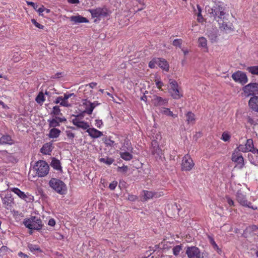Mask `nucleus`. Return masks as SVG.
Segmentation results:
<instances>
[{
    "label": "nucleus",
    "instance_id": "58",
    "mask_svg": "<svg viewBox=\"0 0 258 258\" xmlns=\"http://www.w3.org/2000/svg\"><path fill=\"white\" fill-rule=\"evenodd\" d=\"M54 91H55V90L53 88L52 89H50L49 91H46L45 94L46 95H47V96L49 97V96H51V95L52 94H53V92Z\"/></svg>",
    "mask_w": 258,
    "mask_h": 258
},
{
    "label": "nucleus",
    "instance_id": "32",
    "mask_svg": "<svg viewBox=\"0 0 258 258\" xmlns=\"http://www.w3.org/2000/svg\"><path fill=\"white\" fill-rule=\"evenodd\" d=\"M120 155L121 158L126 161L131 160L133 158V155L125 151L124 152H121Z\"/></svg>",
    "mask_w": 258,
    "mask_h": 258
},
{
    "label": "nucleus",
    "instance_id": "54",
    "mask_svg": "<svg viewBox=\"0 0 258 258\" xmlns=\"http://www.w3.org/2000/svg\"><path fill=\"white\" fill-rule=\"evenodd\" d=\"M66 135L69 138L72 140L75 137V134L70 131H67Z\"/></svg>",
    "mask_w": 258,
    "mask_h": 258
},
{
    "label": "nucleus",
    "instance_id": "8",
    "mask_svg": "<svg viewBox=\"0 0 258 258\" xmlns=\"http://www.w3.org/2000/svg\"><path fill=\"white\" fill-rule=\"evenodd\" d=\"M231 77L235 82L241 85H244L248 82V78L245 73L240 71L234 73Z\"/></svg>",
    "mask_w": 258,
    "mask_h": 258
},
{
    "label": "nucleus",
    "instance_id": "33",
    "mask_svg": "<svg viewBox=\"0 0 258 258\" xmlns=\"http://www.w3.org/2000/svg\"><path fill=\"white\" fill-rule=\"evenodd\" d=\"M28 247L29 250L34 253H35L36 252H40L41 251V250L40 249V247L37 245L29 244Z\"/></svg>",
    "mask_w": 258,
    "mask_h": 258
},
{
    "label": "nucleus",
    "instance_id": "37",
    "mask_svg": "<svg viewBox=\"0 0 258 258\" xmlns=\"http://www.w3.org/2000/svg\"><path fill=\"white\" fill-rule=\"evenodd\" d=\"M132 149L131 147V143L128 140H124L123 145L122 146L121 150L122 151H130Z\"/></svg>",
    "mask_w": 258,
    "mask_h": 258
},
{
    "label": "nucleus",
    "instance_id": "13",
    "mask_svg": "<svg viewBox=\"0 0 258 258\" xmlns=\"http://www.w3.org/2000/svg\"><path fill=\"white\" fill-rule=\"evenodd\" d=\"M186 253L188 258H201L200 249L196 246L187 247Z\"/></svg>",
    "mask_w": 258,
    "mask_h": 258
},
{
    "label": "nucleus",
    "instance_id": "31",
    "mask_svg": "<svg viewBox=\"0 0 258 258\" xmlns=\"http://www.w3.org/2000/svg\"><path fill=\"white\" fill-rule=\"evenodd\" d=\"M99 161L100 162L103 163L107 165H110L113 163V162L114 161V160L112 158L105 157L104 158H100L99 159Z\"/></svg>",
    "mask_w": 258,
    "mask_h": 258
},
{
    "label": "nucleus",
    "instance_id": "44",
    "mask_svg": "<svg viewBox=\"0 0 258 258\" xmlns=\"http://www.w3.org/2000/svg\"><path fill=\"white\" fill-rule=\"evenodd\" d=\"M236 151L238 152H248L247 148L245 147V145H240L237 148Z\"/></svg>",
    "mask_w": 258,
    "mask_h": 258
},
{
    "label": "nucleus",
    "instance_id": "26",
    "mask_svg": "<svg viewBox=\"0 0 258 258\" xmlns=\"http://www.w3.org/2000/svg\"><path fill=\"white\" fill-rule=\"evenodd\" d=\"M169 93H170L171 96L175 99H180L181 97H182V94L180 92L178 87L175 89L172 90V91H170Z\"/></svg>",
    "mask_w": 258,
    "mask_h": 258
},
{
    "label": "nucleus",
    "instance_id": "3",
    "mask_svg": "<svg viewBox=\"0 0 258 258\" xmlns=\"http://www.w3.org/2000/svg\"><path fill=\"white\" fill-rule=\"evenodd\" d=\"M49 186L59 194H64L67 190L65 183L59 179L52 178L49 181Z\"/></svg>",
    "mask_w": 258,
    "mask_h": 258
},
{
    "label": "nucleus",
    "instance_id": "61",
    "mask_svg": "<svg viewBox=\"0 0 258 258\" xmlns=\"http://www.w3.org/2000/svg\"><path fill=\"white\" fill-rule=\"evenodd\" d=\"M68 2L71 4H78L80 2L79 0H67Z\"/></svg>",
    "mask_w": 258,
    "mask_h": 258
},
{
    "label": "nucleus",
    "instance_id": "48",
    "mask_svg": "<svg viewBox=\"0 0 258 258\" xmlns=\"http://www.w3.org/2000/svg\"><path fill=\"white\" fill-rule=\"evenodd\" d=\"M197 8H198V13L197 14V16L198 17V21L199 22H201V20L200 19H203V18L202 17V9L201 8V7H200L199 5H197Z\"/></svg>",
    "mask_w": 258,
    "mask_h": 258
},
{
    "label": "nucleus",
    "instance_id": "46",
    "mask_svg": "<svg viewBox=\"0 0 258 258\" xmlns=\"http://www.w3.org/2000/svg\"><path fill=\"white\" fill-rule=\"evenodd\" d=\"M73 116L74 118L72 120H77L79 121H83L84 114H77V115H73Z\"/></svg>",
    "mask_w": 258,
    "mask_h": 258
},
{
    "label": "nucleus",
    "instance_id": "17",
    "mask_svg": "<svg viewBox=\"0 0 258 258\" xmlns=\"http://www.w3.org/2000/svg\"><path fill=\"white\" fill-rule=\"evenodd\" d=\"M232 160L239 164H241L242 166H243L244 165V159L241 154L238 153V151H237L236 150H235L232 155Z\"/></svg>",
    "mask_w": 258,
    "mask_h": 258
},
{
    "label": "nucleus",
    "instance_id": "30",
    "mask_svg": "<svg viewBox=\"0 0 258 258\" xmlns=\"http://www.w3.org/2000/svg\"><path fill=\"white\" fill-rule=\"evenodd\" d=\"M60 133V131L56 128H53L50 130L49 134V137L50 138H57Z\"/></svg>",
    "mask_w": 258,
    "mask_h": 258
},
{
    "label": "nucleus",
    "instance_id": "49",
    "mask_svg": "<svg viewBox=\"0 0 258 258\" xmlns=\"http://www.w3.org/2000/svg\"><path fill=\"white\" fill-rule=\"evenodd\" d=\"M8 250V247L5 246H3L0 248V256H4Z\"/></svg>",
    "mask_w": 258,
    "mask_h": 258
},
{
    "label": "nucleus",
    "instance_id": "21",
    "mask_svg": "<svg viewBox=\"0 0 258 258\" xmlns=\"http://www.w3.org/2000/svg\"><path fill=\"white\" fill-rule=\"evenodd\" d=\"M53 147L52 143H47L45 144H44L40 149L41 152L43 154H49L50 152H51Z\"/></svg>",
    "mask_w": 258,
    "mask_h": 258
},
{
    "label": "nucleus",
    "instance_id": "10",
    "mask_svg": "<svg viewBox=\"0 0 258 258\" xmlns=\"http://www.w3.org/2000/svg\"><path fill=\"white\" fill-rule=\"evenodd\" d=\"M75 96L74 93H65L63 96H59L55 99L54 103L56 104L59 103L60 105L64 107H70L71 104L69 102L68 99L72 96Z\"/></svg>",
    "mask_w": 258,
    "mask_h": 258
},
{
    "label": "nucleus",
    "instance_id": "56",
    "mask_svg": "<svg viewBox=\"0 0 258 258\" xmlns=\"http://www.w3.org/2000/svg\"><path fill=\"white\" fill-rule=\"evenodd\" d=\"M128 170V167L127 166H123L122 167H118V171H121L123 172H125Z\"/></svg>",
    "mask_w": 258,
    "mask_h": 258
},
{
    "label": "nucleus",
    "instance_id": "5",
    "mask_svg": "<svg viewBox=\"0 0 258 258\" xmlns=\"http://www.w3.org/2000/svg\"><path fill=\"white\" fill-rule=\"evenodd\" d=\"M100 104L98 101L92 103L87 99H82L79 105V110L81 113H92L95 107Z\"/></svg>",
    "mask_w": 258,
    "mask_h": 258
},
{
    "label": "nucleus",
    "instance_id": "57",
    "mask_svg": "<svg viewBox=\"0 0 258 258\" xmlns=\"http://www.w3.org/2000/svg\"><path fill=\"white\" fill-rule=\"evenodd\" d=\"M226 202L229 204L230 206H234V202L233 201L230 199L229 197H226Z\"/></svg>",
    "mask_w": 258,
    "mask_h": 258
},
{
    "label": "nucleus",
    "instance_id": "22",
    "mask_svg": "<svg viewBox=\"0 0 258 258\" xmlns=\"http://www.w3.org/2000/svg\"><path fill=\"white\" fill-rule=\"evenodd\" d=\"M66 120V119L64 117L61 118L55 117V118H52L51 120H49L48 121H49L50 126L54 128L55 127L59 125V122H61Z\"/></svg>",
    "mask_w": 258,
    "mask_h": 258
},
{
    "label": "nucleus",
    "instance_id": "27",
    "mask_svg": "<svg viewBox=\"0 0 258 258\" xmlns=\"http://www.w3.org/2000/svg\"><path fill=\"white\" fill-rule=\"evenodd\" d=\"M12 143L11 137L9 135H4L0 138L1 144H12Z\"/></svg>",
    "mask_w": 258,
    "mask_h": 258
},
{
    "label": "nucleus",
    "instance_id": "25",
    "mask_svg": "<svg viewBox=\"0 0 258 258\" xmlns=\"http://www.w3.org/2000/svg\"><path fill=\"white\" fill-rule=\"evenodd\" d=\"M11 190L12 191L14 192L15 194L18 195V197L21 199L25 201L26 200V199L28 197L27 195L20 189H19L18 188H12Z\"/></svg>",
    "mask_w": 258,
    "mask_h": 258
},
{
    "label": "nucleus",
    "instance_id": "47",
    "mask_svg": "<svg viewBox=\"0 0 258 258\" xmlns=\"http://www.w3.org/2000/svg\"><path fill=\"white\" fill-rule=\"evenodd\" d=\"M32 23L38 28L43 29L44 27V26L39 23H38L36 20L34 19H32L31 20Z\"/></svg>",
    "mask_w": 258,
    "mask_h": 258
},
{
    "label": "nucleus",
    "instance_id": "18",
    "mask_svg": "<svg viewBox=\"0 0 258 258\" xmlns=\"http://www.w3.org/2000/svg\"><path fill=\"white\" fill-rule=\"evenodd\" d=\"M168 99L167 98H163L160 96H156L154 100L153 103L155 106H164L167 104Z\"/></svg>",
    "mask_w": 258,
    "mask_h": 258
},
{
    "label": "nucleus",
    "instance_id": "41",
    "mask_svg": "<svg viewBox=\"0 0 258 258\" xmlns=\"http://www.w3.org/2000/svg\"><path fill=\"white\" fill-rule=\"evenodd\" d=\"M152 153L155 155H160L162 154V150L159 148V146H154V148H152Z\"/></svg>",
    "mask_w": 258,
    "mask_h": 258
},
{
    "label": "nucleus",
    "instance_id": "20",
    "mask_svg": "<svg viewBox=\"0 0 258 258\" xmlns=\"http://www.w3.org/2000/svg\"><path fill=\"white\" fill-rule=\"evenodd\" d=\"M158 66L166 72H168L169 69V65L167 61L163 58H158Z\"/></svg>",
    "mask_w": 258,
    "mask_h": 258
},
{
    "label": "nucleus",
    "instance_id": "43",
    "mask_svg": "<svg viewBox=\"0 0 258 258\" xmlns=\"http://www.w3.org/2000/svg\"><path fill=\"white\" fill-rule=\"evenodd\" d=\"M182 40L181 39H175L173 41V45L181 48Z\"/></svg>",
    "mask_w": 258,
    "mask_h": 258
},
{
    "label": "nucleus",
    "instance_id": "62",
    "mask_svg": "<svg viewBox=\"0 0 258 258\" xmlns=\"http://www.w3.org/2000/svg\"><path fill=\"white\" fill-rule=\"evenodd\" d=\"M28 5L31 6L34 8V9H36L37 6L35 5V4L32 2H27Z\"/></svg>",
    "mask_w": 258,
    "mask_h": 258
},
{
    "label": "nucleus",
    "instance_id": "51",
    "mask_svg": "<svg viewBox=\"0 0 258 258\" xmlns=\"http://www.w3.org/2000/svg\"><path fill=\"white\" fill-rule=\"evenodd\" d=\"M156 87L161 90H162V87L163 86V83L162 82L155 80V81Z\"/></svg>",
    "mask_w": 258,
    "mask_h": 258
},
{
    "label": "nucleus",
    "instance_id": "55",
    "mask_svg": "<svg viewBox=\"0 0 258 258\" xmlns=\"http://www.w3.org/2000/svg\"><path fill=\"white\" fill-rule=\"evenodd\" d=\"M152 138L153 139H155L156 141H158L161 139V136L159 133L156 134L154 133V135H152Z\"/></svg>",
    "mask_w": 258,
    "mask_h": 258
},
{
    "label": "nucleus",
    "instance_id": "6",
    "mask_svg": "<svg viewBox=\"0 0 258 258\" xmlns=\"http://www.w3.org/2000/svg\"><path fill=\"white\" fill-rule=\"evenodd\" d=\"M242 90L245 96L258 95V84L249 83L245 85L242 88Z\"/></svg>",
    "mask_w": 258,
    "mask_h": 258
},
{
    "label": "nucleus",
    "instance_id": "52",
    "mask_svg": "<svg viewBox=\"0 0 258 258\" xmlns=\"http://www.w3.org/2000/svg\"><path fill=\"white\" fill-rule=\"evenodd\" d=\"M117 185V182L116 181H113L109 184V188L111 190H114Z\"/></svg>",
    "mask_w": 258,
    "mask_h": 258
},
{
    "label": "nucleus",
    "instance_id": "63",
    "mask_svg": "<svg viewBox=\"0 0 258 258\" xmlns=\"http://www.w3.org/2000/svg\"><path fill=\"white\" fill-rule=\"evenodd\" d=\"M96 125L97 127L100 128L102 124V121L101 120H96Z\"/></svg>",
    "mask_w": 258,
    "mask_h": 258
},
{
    "label": "nucleus",
    "instance_id": "35",
    "mask_svg": "<svg viewBox=\"0 0 258 258\" xmlns=\"http://www.w3.org/2000/svg\"><path fill=\"white\" fill-rule=\"evenodd\" d=\"M184 118H185L188 123H194L195 120L194 114H185Z\"/></svg>",
    "mask_w": 258,
    "mask_h": 258
},
{
    "label": "nucleus",
    "instance_id": "16",
    "mask_svg": "<svg viewBox=\"0 0 258 258\" xmlns=\"http://www.w3.org/2000/svg\"><path fill=\"white\" fill-rule=\"evenodd\" d=\"M70 20L75 24L83 23H89V20L86 18L79 15L71 16L70 18Z\"/></svg>",
    "mask_w": 258,
    "mask_h": 258
},
{
    "label": "nucleus",
    "instance_id": "29",
    "mask_svg": "<svg viewBox=\"0 0 258 258\" xmlns=\"http://www.w3.org/2000/svg\"><path fill=\"white\" fill-rule=\"evenodd\" d=\"M198 46L206 48L207 49V51H208L207 41L205 37H199L198 39Z\"/></svg>",
    "mask_w": 258,
    "mask_h": 258
},
{
    "label": "nucleus",
    "instance_id": "60",
    "mask_svg": "<svg viewBox=\"0 0 258 258\" xmlns=\"http://www.w3.org/2000/svg\"><path fill=\"white\" fill-rule=\"evenodd\" d=\"M48 224L49 226H53L55 224V221L53 219H50L48 221Z\"/></svg>",
    "mask_w": 258,
    "mask_h": 258
},
{
    "label": "nucleus",
    "instance_id": "34",
    "mask_svg": "<svg viewBox=\"0 0 258 258\" xmlns=\"http://www.w3.org/2000/svg\"><path fill=\"white\" fill-rule=\"evenodd\" d=\"M208 238H209V242H210V244L213 246L214 249L215 250H217V251L219 253H220L221 252V249H220L219 248L218 246L216 243V242L214 241V239L212 237H211L210 236H208Z\"/></svg>",
    "mask_w": 258,
    "mask_h": 258
},
{
    "label": "nucleus",
    "instance_id": "64",
    "mask_svg": "<svg viewBox=\"0 0 258 258\" xmlns=\"http://www.w3.org/2000/svg\"><path fill=\"white\" fill-rule=\"evenodd\" d=\"M97 85V83L95 82H91L86 85V87L89 86L90 88H93Z\"/></svg>",
    "mask_w": 258,
    "mask_h": 258
},
{
    "label": "nucleus",
    "instance_id": "2",
    "mask_svg": "<svg viewBox=\"0 0 258 258\" xmlns=\"http://www.w3.org/2000/svg\"><path fill=\"white\" fill-rule=\"evenodd\" d=\"M23 224L26 227L31 230H39L43 226L42 220L36 216H31L29 218L25 219Z\"/></svg>",
    "mask_w": 258,
    "mask_h": 258
},
{
    "label": "nucleus",
    "instance_id": "14",
    "mask_svg": "<svg viewBox=\"0 0 258 258\" xmlns=\"http://www.w3.org/2000/svg\"><path fill=\"white\" fill-rule=\"evenodd\" d=\"M1 197L2 198V202L5 207L7 209L11 208L12 207V204L13 203V199L12 198L11 194L7 192L5 194L4 197H3V195H2Z\"/></svg>",
    "mask_w": 258,
    "mask_h": 258
},
{
    "label": "nucleus",
    "instance_id": "24",
    "mask_svg": "<svg viewBox=\"0 0 258 258\" xmlns=\"http://www.w3.org/2000/svg\"><path fill=\"white\" fill-rule=\"evenodd\" d=\"M73 123L79 128H81L83 130L88 129L89 125L88 123L84 122L83 120L81 121H77V120H72Z\"/></svg>",
    "mask_w": 258,
    "mask_h": 258
},
{
    "label": "nucleus",
    "instance_id": "50",
    "mask_svg": "<svg viewBox=\"0 0 258 258\" xmlns=\"http://www.w3.org/2000/svg\"><path fill=\"white\" fill-rule=\"evenodd\" d=\"M230 138V135L228 133L224 132V133H223V134L222 135V138L221 139L224 141L226 142V141H228L229 140Z\"/></svg>",
    "mask_w": 258,
    "mask_h": 258
},
{
    "label": "nucleus",
    "instance_id": "12",
    "mask_svg": "<svg viewBox=\"0 0 258 258\" xmlns=\"http://www.w3.org/2000/svg\"><path fill=\"white\" fill-rule=\"evenodd\" d=\"M219 24V28L221 30L225 31L226 32H230L234 30L233 26L232 23L228 21V20L224 17L223 20Z\"/></svg>",
    "mask_w": 258,
    "mask_h": 258
},
{
    "label": "nucleus",
    "instance_id": "19",
    "mask_svg": "<svg viewBox=\"0 0 258 258\" xmlns=\"http://www.w3.org/2000/svg\"><path fill=\"white\" fill-rule=\"evenodd\" d=\"M144 199L147 201L153 198H157L161 196V194L158 192H153L152 191L144 190Z\"/></svg>",
    "mask_w": 258,
    "mask_h": 258
},
{
    "label": "nucleus",
    "instance_id": "40",
    "mask_svg": "<svg viewBox=\"0 0 258 258\" xmlns=\"http://www.w3.org/2000/svg\"><path fill=\"white\" fill-rule=\"evenodd\" d=\"M245 147L247 148L248 152L251 150L252 148L254 146L253 140L251 139L247 140L246 143L245 144Z\"/></svg>",
    "mask_w": 258,
    "mask_h": 258
},
{
    "label": "nucleus",
    "instance_id": "59",
    "mask_svg": "<svg viewBox=\"0 0 258 258\" xmlns=\"http://www.w3.org/2000/svg\"><path fill=\"white\" fill-rule=\"evenodd\" d=\"M53 110L52 113H59L60 110L59 109V107L58 106H55L53 107Z\"/></svg>",
    "mask_w": 258,
    "mask_h": 258
},
{
    "label": "nucleus",
    "instance_id": "7",
    "mask_svg": "<svg viewBox=\"0 0 258 258\" xmlns=\"http://www.w3.org/2000/svg\"><path fill=\"white\" fill-rule=\"evenodd\" d=\"M89 12L91 13L92 18H101L109 15L108 10L105 7L90 9Z\"/></svg>",
    "mask_w": 258,
    "mask_h": 258
},
{
    "label": "nucleus",
    "instance_id": "23",
    "mask_svg": "<svg viewBox=\"0 0 258 258\" xmlns=\"http://www.w3.org/2000/svg\"><path fill=\"white\" fill-rule=\"evenodd\" d=\"M87 132L88 133L90 136L94 138H97L103 135L101 132L95 128H88L87 130Z\"/></svg>",
    "mask_w": 258,
    "mask_h": 258
},
{
    "label": "nucleus",
    "instance_id": "1",
    "mask_svg": "<svg viewBox=\"0 0 258 258\" xmlns=\"http://www.w3.org/2000/svg\"><path fill=\"white\" fill-rule=\"evenodd\" d=\"M206 9L209 17L213 18L218 23H220L225 17L226 8L222 3L218 2L215 4L212 7H206Z\"/></svg>",
    "mask_w": 258,
    "mask_h": 258
},
{
    "label": "nucleus",
    "instance_id": "9",
    "mask_svg": "<svg viewBox=\"0 0 258 258\" xmlns=\"http://www.w3.org/2000/svg\"><path fill=\"white\" fill-rule=\"evenodd\" d=\"M194 163L188 154L185 155L182 158L181 169L183 171H190L194 166Z\"/></svg>",
    "mask_w": 258,
    "mask_h": 258
},
{
    "label": "nucleus",
    "instance_id": "45",
    "mask_svg": "<svg viewBox=\"0 0 258 258\" xmlns=\"http://www.w3.org/2000/svg\"><path fill=\"white\" fill-rule=\"evenodd\" d=\"M181 250V245H176L173 248V253L175 255H177Z\"/></svg>",
    "mask_w": 258,
    "mask_h": 258
},
{
    "label": "nucleus",
    "instance_id": "42",
    "mask_svg": "<svg viewBox=\"0 0 258 258\" xmlns=\"http://www.w3.org/2000/svg\"><path fill=\"white\" fill-rule=\"evenodd\" d=\"M158 58H153L152 60H151L149 63V68L151 69L155 68L156 64L158 65Z\"/></svg>",
    "mask_w": 258,
    "mask_h": 258
},
{
    "label": "nucleus",
    "instance_id": "15",
    "mask_svg": "<svg viewBox=\"0 0 258 258\" xmlns=\"http://www.w3.org/2000/svg\"><path fill=\"white\" fill-rule=\"evenodd\" d=\"M248 105L253 111L258 112V96L251 97L248 101Z\"/></svg>",
    "mask_w": 258,
    "mask_h": 258
},
{
    "label": "nucleus",
    "instance_id": "39",
    "mask_svg": "<svg viewBox=\"0 0 258 258\" xmlns=\"http://www.w3.org/2000/svg\"><path fill=\"white\" fill-rule=\"evenodd\" d=\"M247 70L251 74L258 75V66L249 67Z\"/></svg>",
    "mask_w": 258,
    "mask_h": 258
},
{
    "label": "nucleus",
    "instance_id": "36",
    "mask_svg": "<svg viewBox=\"0 0 258 258\" xmlns=\"http://www.w3.org/2000/svg\"><path fill=\"white\" fill-rule=\"evenodd\" d=\"M169 91H172L173 89H175L178 87V84L175 80L172 79L169 80Z\"/></svg>",
    "mask_w": 258,
    "mask_h": 258
},
{
    "label": "nucleus",
    "instance_id": "4",
    "mask_svg": "<svg viewBox=\"0 0 258 258\" xmlns=\"http://www.w3.org/2000/svg\"><path fill=\"white\" fill-rule=\"evenodd\" d=\"M33 169L39 177H44L48 173L49 167L45 161L40 160L36 162Z\"/></svg>",
    "mask_w": 258,
    "mask_h": 258
},
{
    "label": "nucleus",
    "instance_id": "38",
    "mask_svg": "<svg viewBox=\"0 0 258 258\" xmlns=\"http://www.w3.org/2000/svg\"><path fill=\"white\" fill-rule=\"evenodd\" d=\"M36 101L39 103L41 104L45 101L44 95L43 92H40L36 98Z\"/></svg>",
    "mask_w": 258,
    "mask_h": 258
},
{
    "label": "nucleus",
    "instance_id": "11",
    "mask_svg": "<svg viewBox=\"0 0 258 258\" xmlns=\"http://www.w3.org/2000/svg\"><path fill=\"white\" fill-rule=\"evenodd\" d=\"M236 199L237 202L243 206L247 207L253 210H256L257 209L256 207L251 206V203L250 202H248L245 196L240 191L237 192Z\"/></svg>",
    "mask_w": 258,
    "mask_h": 258
},
{
    "label": "nucleus",
    "instance_id": "53",
    "mask_svg": "<svg viewBox=\"0 0 258 258\" xmlns=\"http://www.w3.org/2000/svg\"><path fill=\"white\" fill-rule=\"evenodd\" d=\"M104 143L107 146L111 147L113 146L114 142L113 141L111 140L110 139H105L104 141Z\"/></svg>",
    "mask_w": 258,
    "mask_h": 258
},
{
    "label": "nucleus",
    "instance_id": "28",
    "mask_svg": "<svg viewBox=\"0 0 258 258\" xmlns=\"http://www.w3.org/2000/svg\"><path fill=\"white\" fill-rule=\"evenodd\" d=\"M50 165L51 167L57 170L61 171L62 169L59 160L55 158H53Z\"/></svg>",
    "mask_w": 258,
    "mask_h": 258
}]
</instances>
